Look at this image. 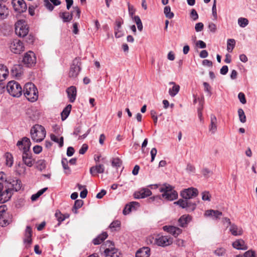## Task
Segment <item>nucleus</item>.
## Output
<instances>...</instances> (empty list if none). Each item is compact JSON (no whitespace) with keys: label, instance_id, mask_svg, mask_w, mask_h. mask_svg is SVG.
<instances>
[{"label":"nucleus","instance_id":"1","mask_svg":"<svg viewBox=\"0 0 257 257\" xmlns=\"http://www.w3.org/2000/svg\"><path fill=\"white\" fill-rule=\"evenodd\" d=\"M31 144L30 139L27 137H24L17 144L19 149L23 151L22 159L24 163L29 167H32L34 163V160L32 158V154L30 152Z\"/></svg>","mask_w":257,"mask_h":257},{"label":"nucleus","instance_id":"2","mask_svg":"<svg viewBox=\"0 0 257 257\" xmlns=\"http://www.w3.org/2000/svg\"><path fill=\"white\" fill-rule=\"evenodd\" d=\"M24 94L27 99L31 102L36 101L38 98V91L32 83H26L24 87Z\"/></svg>","mask_w":257,"mask_h":257},{"label":"nucleus","instance_id":"3","mask_svg":"<svg viewBox=\"0 0 257 257\" xmlns=\"http://www.w3.org/2000/svg\"><path fill=\"white\" fill-rule=\"evenodd\" d=\"M32 140L36 142H40L45 138L46 132L44 126L40 124L34 125L31 130Z\"/></svg>","mask_w":257,"mask_h":257},{"label":"nucleus","instance_id":"4","mask_svg":"<svg viewBox=\"0 0 257 257\" xmlns=\"http://www.w3.org/2000/svg\"><path fill=\"white\" fill-rule=\"evenodd\" d=\"M159 190L162 193V197L167 200L173 201L178 197L177 192L173 190L172 187L169 184H164Z\"/></svg>","mask_w":257,"mask_h":257},{"label":"nucleus","instance_id":"5","mask_svg":"<svg viewBox=\"0 0 257 257\" xmlns=\"http://www.w3.org/2000/svg\"><path fill=\"white\" fill-rule=\"evenodd\" d=\"M7 91L13 97H19L22 94V88L21 85L14 80L11 81L7 84Z\"/></svg>","mask_w":257,"mask_h":257},{"label":"nucleus","instance_id":"6","mask_svg":"<svg viewBox=\"0 0 257 257\" xmlns=\"http://www.w3.org/2000/svg\"><path fill=\"white\" fill-rule=\"evenodd\" d=\"M29 32V27L24 20L18 21L15 24V33L20 37H25Z\"/></svg>","mask_w":257,"mask_h":257},{"label":"nucleus","instance_id":"7","mask_svg":"<svg viewBox=\"0 0 257 257\" xmlns=\"http://www.w3.org/2000/svg\"><path fill=\"white\" fill-rule=\"evenodd\" d=\"M6 183L7 184L6 187L12 192L19 191L22 186L21 181L15 177H8V179H6Z\"/></svg>","mask_w":257,"mask_h":257},{"label":"nucleus","instance_id":"8","mask_svg":"<svg viewBox=\"0 0 257 257\" xmlns=\"http://www.w3.org/2000/svg\"><path fill=\"white\" fill-rule=\"evenodd\" d=\"M149 240L151 243H154L159 246H165L171 244L172 240L171 237L167 236L158 235L155 238L153 237H150Z\"/></svg>","mask_w":257,"mask_h":257},{"label":"nucleus","instance_id":"9","mask_svg":"<svg viewBox=\"0 0 257 257\" xmlns=\"http://www.w3.org/2000/svg\"><path fill=\"white\" fill-rule=\"evenodd\" d=\"M80 65L81 62L79 58H76L73 60L68 74L69 77L75 78L77 77L81 70Z\"/></svg>","mask_w":257,"mask_h":257},{"label":"nucleus","instance_id":"10","mask_svg":"<svg viewBox=\"0 0 257 257\" xmlns=\"http://www.w3.org/2000/svg\"><path fill=\"white\" fill-rule=\"evenodd\" d=\"M189 199H179L178 201L175 202L174 204L178 205L182 208H185L187 211H194L196 207L195 203L192 202Z\"/></svg>","mask_w":257,"mask_h":257},{"label":"nucleus","instance_id":"11","mask_svg":"<svg viewBox=\"0 0 257 257\" xmlns=\"http://www.w3.org/2000/svg\"><path fill=\"white\" fill-rule=\"evenodd\" d=\"M23 63L29 67L34 66L36 63V57L35 53L29 51L25 54L23 59Z\"/></svg>","mask_w":257,"mask_h":257},{"label":"nucleus","instance_id":"12","mask_svg":"<svg viewBox=\"0 0 257 257\" xmlns=\"http://www.w3.org/2000/svg\"><path fill=\"white\" fill-rule=\"evenodd\" d=\"M10 48L11 51L15 54H20L25 49L23 43L18 39L14 40L10 44Z\"/></svg>","mask_w":257,"mask_h":257},{"label":"nucleus","instance_id":"13","mask_svg":"<svg viewBox=\"0 0 257 257\" xmlns=\"http://www.w3.org/2000/svg\"><path fill=\"white\" fill-rule=\"evenodd\" d=\"M12 4L16 12L21 13L26 11L27 5L24 0H12Z\"/></svg>","mask_w":257,"mask_h":257},{"label":"nucleus","instance_id":"14","mask_svg":"<svg viewBox=\"0 0 257 257\" xmlns=\"http://www.w3.org/2000/svg\"><path fill=\"white\" fill-rule=\"evenodd\" d=\"M198 194V190L195 188L191 187L182 191L181 193V195L184 199H190L196 196Z\"/></svg>","mask_w":257,"mask_h":257},{"label":"nucleus","instance_id":"15","mask_svg":"<svg viewBox=\"0 0 257 257\" xmlns=\"http://www.w3.org/2000/svg\"><path fill=\"white\" fill-rule=\"evenodd\" d=\"M105 257H122V254L115 247L107 248L104 251Z\"/></svg>","mask_w":257,"mask_h":257},{"label":"nucleus","instance_id":"16","mask_svg":"<svg viewBox=\"0 0 257 257\" xmlns=\"http://www.w3.org/2000/svg\"><path fill=\"white\" fill-rule=\"evenodd\" d=\"M105 167L103 164L98 163L90 168V173L92 176H95L97 174L103 173Z\"/></svg>","mask_w":257,"mask_h":257},{"label":"nucleus","instance_id":"17","mask_svg":"<svg viewBox=\"0 0 257 257\" xmlns=\"http://www.w3.org/2000/svg\"><path fill=\"white\" fill-rule=\"evenodd\" d=\"M67 96L70 102H74L76 99L77 89L75 86H71L66 90Z\"/></svg>","mask_w":257,"mask_h":257},{"label":"nucleus","instance_id":"18","mask_svg":"<svg viewBox=\"0 0 257 257\" xmlns=\"http://www.w3.org/2000/svg\"><path fill=\"white\" fill-rule=\"evenodd\" d=\"M163 229L175 237L177 236L182 232V230L181 229L174 226L166 225L163 226Z\"/></svg>","mask_w":257,"mask_h":257},{"label":"nucleus","instance_id":"19","mask_svg":"<svg viewBox=\"0 0 257 257\" xmlns=\"http://www.w3.org/2000/svg\"><path fill=\"white\" fill-rule=\"evenodd\" d=\"M13 192L8 188L5 191H2L0 194V202L5 203L11 198Z\"/></svg>","mask_w":257,"mask_h":257},{"label":"nucleus","instance_id":"20","mask_svg":"<svg viewBox=\"0 0 257 257\" xmlns=\"http://www.w3.org/2000/svg\"><path fill=\"white\" fill-rule=\"evenodd\" d=\"M222 215L221 212L218 210L209 209L205 211L204 216L206 217H211L213 219H217L220 218Z\"/></svg>","mask_w":257,"mask_h":257},{"label":"nucleus","instance_id":"21","mask_svg":"<svg viewBox=\"0 0 257 257\" xmlns=\"http://www.w3.org/2000/svg\"><path fill=\"white\" fill-rule=\"evenodd\" d=\"M232 246L236 249L246 250L247 249V246L244 241L241 239H236L232 242Z\"/></svg>","mask_w":257,"mask_h":257},{"label":"nucleus","instance_id":"22","mask_svg":"<svg viewBox=\"0 0 257 257\" xmlns=\"http://www.w3.org/2000/svg\"><path fill=\"white\" fill-rule=\"evenodd\" d=\"M152 194L151 190L148 188H143L135 194L136 198H144Z\"/></svg>","mask_w":257,"mask_h":257},{"label":"nucleus","instance_id":"23","mask_svg":"<svg viewBox=\"0 0 257 257\" xmlns=\"http://www.w3.org/2000/svg\"><path fill=\"white\" fill-rule=\"evenodd\" d=\"M192 216L189 215H183L178 220L179 225L182 227L187 226L188 224L191 221Z\"/></svg>","mask_w":257,"mask_h":257},{"label":"nucleus","instance_id":"24","mask_svg":"<svg viewBox=\"0 0 257 257\" xmlns=\"http://www.w3.org/2000/svg\"><path fill=\"white\" fill-rule=\"evenodd\" d=\"M229 231L231 232V234L234 236L241 235L243 233L242 228L237 226L234 223L230 225Z\"/></svg>","mask_w":257,"mask_h":257},{"label":"nucleus","instance_id":"25","mask_svg":"<svg viewBox=\"0 0 257 257\" xmlns=\"http://www.w3.org/2000/svg\"><path fill=\"white\" fill-rule=\"evenodd\" d=\"M150 249L148 247H144L138 250L136 253V257H149Z\"/></svg>","mask_w":257,"mask_h":257},{"label":"nucleus","instance_id":"26","mask_svg":"<svg viewBox=\"0 0 257 257\" xmlns=\"http://www.w3.org/2000/svg\"><path fill=\"white\" fill-rule=\"evenodd\" d=\"M8 216L5 211H0V225L6 226L10 224L11 220L7 218Z\"/></svg>","mask_w":257,"mask_h":257},{"label":"nucleus","instance_id":"27","mask_svg":"<svg viewBox=\"0 0 257 257\" xmlns=\"http://www.w3.org/2000/svg\"><path fill=\"white\" fill-rule=\"evenodd\" d=\"M12 75L16 77L21 75L23 72V66L20 64H16L13 66L11 70Z\"/></svg>","mask_w":257,"mask_h":257},{"label":"nucleus","instance_id":"28","mask_svg":"<svg viewBox=\"0 0 257 257\" xmlns=\"http://www.w3.org/2000/svg\"><path fill=\"white\" fill-rule=\"evenodd\" d=\"M217 118L216 116L212 114L210 117V124L209 125V130L212 134H214L217 131Z\"/></svg>","mask_w":257,"mask_h":257},{"label":"nucleus","instance_id":"29","mask_svg":"<svg viewBox=\"0 0 257 257\" xmlns=\"http://www.w3.org/2000/svg\"><path fill=\"white\" fill-rule=\"evenodd\" d=\"M169 85H173V87L169 89V95L171 97H174L179 92L180 90V86L176 84L174 82H170Z\"/></svg>","mask_w":257,"mask_h":257},{"label":"nucleus","instance_id":"30","mask_svg":"<svg viewBox=\"0 0 257 257\" xmlns=\"http://www.w3.org/2000/svg\"><path fill=\"white\" fill-rule=\"evenodd\" d=\"M9 70L7 67L4 65L0 64V82L5 80L8 76Z\"/></svg>","mask_w":257,"mask_h":257},{"label":"nucleus","instance_id":"31","mask_svg":"<svg viewBox=\"0 0 257 257\" xmlns=\"http://www.w3.org/2000/svg\"><path fill=\"white\" fill-rule=\"evenodd\" d=\"M107 233L106 232H103L95 238L92 242L95 245L99 244L107 238Z\"/></svg>","mask_w":257,"mask_h":257},{"label":"nucleus","instance_id":"32","mask_svg":"<svg viewBox=\"0 0 257 257\" xmlns=\"http://www.w3.org/2000/svg\"><path fill=\"white\" fill-rule=\"evenodd\" d=\"M9 15L7 7L3 4H0V20L6 19Z\"/></svg>","mask_w":257,"mask_h":257},{"label":"nucleus","instance_id":"33","mask_svg":"<svg viewBox=\"0 0 257 257\" xmlns=\"http://www.w3.org/2000/svg\"><path fill=\"white\" fill-rule=\"evenodd\" d=\"M59 17L62 19L64 23L70 22L73 18L72 13L69 14L68 12H61L59 13Z\"/></svg>","mask_w":257,"mask_h":257},{"label":"nucleus","instance_id":"34","mask_svg":"<svg viewBox=\"0 0 257 257\" xmlns=\"http://www.w3.org/2000/svg\"><path fill=\"white\" fill-rule=\"evenodd\" d=\"M121 23L120 21L116 22V26L114 28V34L116 38H120L123 36V33L121 31Z\"/></svg>","mask_w":257,"mask_h":257},{"label":"nucleus","instance_id":"35","mask_svg":"<svg viewBox=\"0 0 257 257\" xmlns=\"http://www.w3.org/2000/svg\"><path fill=\"white\" fill-rule=\"evenodd\" d=\"M71 105L68 104L63 110L62 112H61V118L62 120L66 119L69 116L71 111Z\"/></svg>","mask_w":257,"mask_h":257},{"label":"nucleus","instance_id":"36","mask_svg":"<svg viewBox=\"0 0 257 257\" xmlns=\"http://www.w3.org/2000/svg\"><path fill=\"white\" fill-rule=\"evenodd\" d=\"M50 139L53 142L59 144L60 147H62L63 146V137H59L54 134H51Z\"/></svg>","mask_w":257,"mask_h":257},{"label":"nucleus","instance_id":"37","mask_svg":"<svg viewBox=\"0 0 257 257\" xmlns=\"http://www.w3.org/2000/svg\"><path fill=\"white\" fill-rule=\"evenodd\" d=\"M47 189L48 188L47 187L44 188L38 191L36 194H33L31 197L32 201H35L37 200Z\"/></svg>","mask_w":257,"mask_h":257},{"label":"nucleus","instance_id":"38","mask_svg":"<svg viewBox=\"0 0 257 257\" xmlns=\"http://www.w3.org/2000/svg\"><path fill=\"white\" fill-rule=\"evenodd\" d=\"M213 253L218 256H223L226 254V250L224 247H218L214 250Z\"/></svg>","mask_w":257,"mask_h":257},{"label":"nucleus","instance_id":"39","mask_svg":"<svg viewBox=\"0 0 257 257\" xmlns=\"http://www.w3.org/2000/svg\"><path fill=\"white\" fill-rule=\"evenodd\" d=\"M55 216L58 221V223L57 224L58 226H59L61 222H63L66 219V217L64 216V215L62 214L59 211H57L55 212Z\"/></svg>","mask_w":257,"mask_h":257},{"label":"nucleus","instance_id":"40","mask_svg":"<svg viewBox=\"0 0 257 257\" xmlns=\"http://www.w3.org/2000/svg\"><path fill=\"white\" fill-rule=\"evenodd\" d=\"M235 41L234 39H229L227 42V50L231 52L235 46Z\"/></svg>","mask_w":257,"mask_h":257},{"label":"nucleus","instance_id":"41","mask_svg":"<svg viewBox=\"0 0 257 257\" xmlns=\"http://www.w3.org/2000/svg\"><path fill=\"white\" fill-rule=\"evenodd\" d=\"M164 13L165 16L168 19H172L174 16V13L171 11V8L170 6H166L165 7Z\"/></svg>","mask_w":257,"mask_h":257},{"label":"nucleus","instance_id":"42","mask_svg":"<svg viewBox=\"0 0 257 257\" xmlns=\"http://www.w3.org/2000/svg\"><path fill=\"white\" fill-rule=\"evenodd\" d=\"M238 24L241 28H244L248 25L249 22L246 18L240 17L238 19Z\"/></svg>","mask_w":257,"mask_h":257},{"label":"nucleus","instance_id":"43","mask_svg":"<svg viewBox=\"0 0 257 257\" xmlns=\"http://www.w3.org/2000/svg\"><path fill=\"white\" fill-rule=\"evenodd\" d=\"M238 114L240 121L242 123L245 122L246 120V116L242 108H239L238 109Z\"/></svg>","mask_w":257,"mask_h":257},{"label":"nucleus","instance_id":"44","mask_svg":"<svg viewBox=\"0 0 257 257\" xmlns=\"http://www.w3.org/2000/svg\"><path fill=\"white\" fill-rule=\"evenodd\" d=\"M61 163L64 170L65 171V172L66 174H70V169L68 166V161L66 158H63L61 161Z\"/></svg>","mask_w":257,"mask_h":257},{"label":"nucleus","instance_id":"45","mask_svg":"<svg viewBox=\"0 0 257 257\" xmlns=\"http://www.w3.org/2000/svg\"><path fill=\"white\" fill-rule=\"evenodd\" d=\"M134 20L135 22L136 23L138 30L140 31H142L143 28V26L139 16H135L134 18Z\"/></svg>","mask_w":257,"mask_h":257},{"label":"nucleus","instance_id":"46","mask_svg":"<svg viewBox=\"0 0 257 257\" xmlns=\"http://www.w3.org/2000/svg\"><path fill=\"white\" fill-rule=\"evenodd\" d=\"M94 160L96 164L99 163L100 162H101L103 163H105L106 162V158L102 157L101 155H95L94 156Z\"/></svg>","mask_w":257,"mask_h":257},{"label":"nucleus","instance_id":"47","mask_svg":"<svg viewBox=\"0 0 257 257\" xmlns=\"http://www.w3.org/2000/svg\"><path fill=\"white\" fill-rule=\"evenodd\" d=\"M202 199L203 201H210L211 200V195L208 191H204L201 193Z\"/></svg>","mask_w":257,"mask_h":257},{"label":"nucleus","instance_id":"48","mask_svg":"<svg viewBox=\"0 0 257 257\" xmlns=\"http://www.w3.org/2000/svg\"><path fill=\"white\" fill-rule=\"evenodd\" d=\"M120 225V222L118 220L113 221L109 225V227L112 230H115L117 228L119 227Z\"/></svg>","mask_w":257,"mask_h":257},{"label":"nucleus","instance_id":"49","mask_svg":"<svg viewBox=\"0 0 257 257\" xmlns=\"http://www.w3.org/2000/svg\"><path fill=\"white\" fill-rule=\"evenodd\" d=\"M243 256L244 257H257L255 251L252 250H249L245 252Z\"/></svg>","mask_w":257,"mask_h":257},{"label":"nucleus","instance_id":"50","mask_svg":"<svg viewBox=\"0 0 257 257\" xmlns=\"http://www.w3.org/2000/svg\"><path fill=\"white\" fill-rule=\"evenodd\" d=\"M121 165V160L118 158H116L113 159L112 161V166L118 167H120Z\"/></svg>","mask_w":257,"mask_h":257},{"label":"nucleus","instance_id":"51","mask_svg":"<svg viewBox=\"0 0 257 257\" xmlns=\"http://www.w3.org/2000/svg\"><path fill=\"white\" fill-rule=\"evenodd\" d=\"M132 211V205L127 204L123 210V213L124 215L129 214Z\"/></svg>","mask_w":257,"mask_h":257},{"label":"nucleus","instance_id":"52","mask_svg":"<svg viewBox=\"0 0 257 257\" xmlns=\"http://www.w3.org/2000/svg\"><path fill=\"white\" fill-rule=\"evenodd\" d=\"M238 98L242 104H245L246 102L245 95L243 92H239L238 94Z\"/></svg>","mask_w":257,"mask_h":257},{"label":"nucleus","instance_id":"53","mask_svg":"<svg viewBox=\"0 0 257 257\" xmlns=\"http://www.w3.org/2000/svg\"><path fill=\"white\" fill-rule=\"evenodd\" d=\"M44 4L46 8L50 11L54 9V6L51 4L49 0H44Z\"/></svg>","mask_w":257,"mask_h":257},{"label":"nucleus","instance_id":"54","mask_svg":"<svg viewBox=\"0 0 257 257\" xmlns=\"http://www.w3.org/2000/svg\"><path fill=\"white\" fill-rule=\"evenodd\" d=\"M6 164L9 167H11L13 164V158L11 154H8L7 155Z\"/></svg>","mask_w":257,"mask_h":257},{"label":"nucleus","instance_id":"55","mask_svg":"<svg viewBox=\"0 0 257 257\" xmlns=\"http://www.w3.org/2000/svg\"><path fill=\"white\" fill-rule=\"evenodd\" d=\"M190 17L194 21H196L198 19V15L195 9H192L190 13Z\"/></svg>","mask_w":257,"mask_h":257},{"label":"nucleus","instance_id":"56","mask_svg":"<svg viewBox=\"0 0 257 257\" xmlns=\"http://www.w3.org/2000/svg\"><path fill=\"white\" fill-rule=\"evenodd\" d=\"M88 145L86 144H84L82 145L81 148L80 149L79 151V153L80 154L83 155L85 153V152L88 150Z\"/></svg>","mask_w":257,"mask_h":257},{"label":"nucleus","instance_id":"57","mask_svg":"<svg viewBox=\"0 0 257 257\" xmlns=\"http://www.w3.org/2000/svg\"><path fill=\"white\" fill-rule=\"evenodd\" d=\"M204 25L202 23H198L195 25V29L197 32L201 31L203 29Z\"/></svg>","mask_w":257,"mask_h":257},{"label":"nucleus","instance_id":"58","mask_svg":"<svg viewBox=\"0 0 257 257\" xmlns=\"http://www.w3.org/2000/svg\"><path fill=\"white\" fill-rule=\"evenodd\" d=\"M202 174L205 177H208L212 174V172L207 168H204L202 170Z\"/></svg>","mask_w":257,"mask_h":257},{"label":"nucleus","instance_id":"59","mask_svg":"<svg viewBox=\"0 0 257 257\" xmlns=\"http://www.w3.org/2000/svg\"><path fill=\"white\" fill-rule=\"evenodd\" d=\"M83 204V200H82L81 199H78L75 201L73 207H75L79 209L82 207Z\"/></svg>","mask_w":257,"mask_h":257},{"label":"nucleus","instance_id":"60","mask_svg":"<svg viewBox=\"0 0 257 257\" xmlns=\"http://www.w3.org/2000/svg\"><path fill=\"white\" fill-rule=\"evenodd\" d=\"M157 153V150L156 149V148H154L151 150V152H150L151 156V162H153L154 161Z\"/></svg>","mask_w":257,"mask_h":257},{"label":"nucleus","instance_id":"61","mask_svg":"<svg viewBox=\"0 0 257 257\" xmlns=\"http://www.w3.org/2000/svg\"><path fill=\"white\" fill-rule=\"evenodd\" d=\"M32 236V228L30 226H27L25 233V237H31Z\"/></svg>","mask_w":257,"mask_h":257},{"label":"nucleus","instance_id":"62","mask_svg":"<svg viewBox=\"0 0 257 257\" xmlns=\"http://www.w3.org/2000/svg\"><path fill=\"white\" fill-rule=\"evenodd\" d=\"M151 115L153 119L154 124L156 125L158 121V116H157L156 112L155 110H151Z\"/></svg>","mask_w":257,"mask_h":257},{"label":"nucleus","instance_id":"63","mask_svg":"<svg viewBox=\"0 0 257 257\" xmlns=\"http://www.w3.org/2000/svg\"><path fill=\"white\" fill-rule=\"evenodd\" d=\"M73 8L74 11L73 12H72L71 13H72V14L73 13H76L77 18L79 19L80 17V14H81V11H80V9L77 6L74 7Z\"/></svg>","mask_w":257,"mask_h":257},{"label":"nucleus","instance_id":"64","mask_svg":"<svg viewBox=\"0 0 257 257\" xmlns=\"http://www.w3.org/2000/svg\"><path fill=\"white\" fill-rule=\"evenodd\" d=\"M42 151V148L40 146L36 145L33 147V152L36 154H39Z\"/></svg>","mask_w":257,"mask_h":257}]
</instances>
